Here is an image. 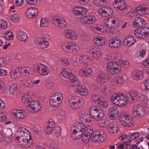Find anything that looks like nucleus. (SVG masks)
Instances as JSON below:
<instances>
[{
  "label": "nucleus",
  "instance_id": "obj_1",
  "mask_svg": "<svg viewBox=\"0 0 149 149\" xmlns=\"http://www.w3.org/2000/svg\"><path fill=\"white\" fill-rule=\"evenodd\" d=\"M73 132L71 134L72 139L76 140L82 138L83 141L87 143L93 133L92 127H86L82 123L75 124L72 128Z\"/></svg>",
  "mask_w": 149,
  "mask_h": 149
},
{
  "label": "nucleus",
  "instance_id": "obj_2",
  "mask_svg": "<svg viewBox=\"0 0 149 149\" xmlns=\"http://www.w3.org/2000/svg\"><path fill=\"white\" fill-rule=\"evenodd\" d=\"M23 129H24L21 128L17 130L18 135L16 138V141L25 148H29L32 145V141L30 136L25 133Z\"/></svg>",
  "mask_w": 149,
  "mask_h": 149
},
{
  "label": "nucleus",
  "instance_id": "obj_3",
  "mask_svg": "<svg viewBox=\"0 0 149 149\" xmlns=\"http://www.w3.org/2000/svg\"><path fill=\"white\" fill-rule=\"evenodd\" d=\"M22 99V102L26 106L28 111L29 112H37L41 108L42 106L40 103L33 100L31 97L23 96Z\"/></svg>",
  "mask_w": 149,
  "mask_h": 149
},
{
  "label": "nucleus",
  "instance_id": "obj_4",
  "mask_svg": "<svg viewBox=\"0 0 149 149\" xmlns=\"http://www.w3.org/2000/svg\"><path fill=\"white\" fill-rule=\"evenodd\" d=\"M112 103L116 105L124 106L127 102V98L123 93L113 94L111 98Z\"/></svg>",
  "mask_w": 149,
  "mask_h": 149
},
{
  "label": "nucleus",
  "instance_id": "obj_5",
  "mask_svg": "<svg viewBox=\"0 0 149 149\" xmlns=\"http://www.w3.org/2000/svg\"><path fill=\"white\" fill-rule=\"evenodd\" d=\"M62 48L66 52L73 54L77 53L80 49V47L78 45L70 42L63 44Z\"/></svg>",
  "mask_w": 149,
  "mask_h": 149
},
{
  "label": "nucleus",
  "instance_id": "obj_6",
  "mask_svg": "<svg viewBox=\"0 0 149 149\" xmlns=\"http://www.w3.org/2000/svg\"><path fill=\"white\" fill-rule=\"evenodd\" d=\"M68 105L73 110L78 109L83 104L82 99L80 97L74 96L71 97L68 100Z\"/></svg>",
  "mask_w": 149,
  "mask_h": 149
},
{
  "label": "nucleus",
  "instance_id": "obj_7",
  "mask_svg": "<svg viewBox=\"0 0 149 149\" xmlns=\"http://www.w3.org/2000/svg\"><path fill=\"white\" fill-rule=\"evenodd\" d=\"M119 120L122 125L126 127L132 125L134 122L133 119L127 113L125 112L121 113Z\"/></svg>",
  "mask_w": 149,
  "mask_h": 149
},
{
  "label": "nucleus",
  "instance_id": "obj_8",
  "mask_svg": "<svg viewBox=\"0 0 149 149\" xmlns=\"http://www.w3.org/2000/svg\"><path fill=\"white\" fill-rule=\"evenodd\" d=\"M63 99V95L61 93H56L52 96L50 102V104L53 107H57L62 102Z\"/></svg>",
  "mask_w": 149,
  "mask_h": 149
},
{
  "label": "nucleus",
  "instance_id": "obj_9",
  "mask_svg": "<svg viewBox=\"0 0 149 149\" xmlns=\"http://www.w3.org/2000/svg\"><path fill=\"white\" fill-rule=\"evenodd\" d=\"M107 70L111 74L114 75L119 73L121 71V68L117 63L111 61L107 64Z\"/></svg>",
  "mask_w": 149,
  "mask_h": 149
},
{
  "label": "nucleus",
  "instance_id": "obj_10",
  "mask_svg": "<svg viewBox=\"0 0 149 149\" xmlns=\"http://www.w3.org/2000/svg\"><path fill=\"white\" fill-rule=\"evenodd\" d=\"M52 21L54 25L60 28H65L68 25L65 19L59 16H54L52 17Z\"/></svg>",
  "mask_w": 149,
  "mask_h": 149
},
{
  "label": "nucleus",
  "instance_id": "obj_11",
  "mask_svg": "<svg viewBox=\"0 0 149 149\" xmlns=\"http://www.w3.org/2000/svg\"><path fill=\"white\" fill-rule=\"evenodd\" d=\"M89 111L92 118H93L97 120H101L102 118H103L104 116V111L100 109H98L95 106L92 107Z\"/></svg>",
  "mask_w": 149,
  "mask_h": 149
},
{
  "label": "nucleus",
  "instance_id": "obj_12",
  "mask_svg": "<svg viewBox=\"0 0 149 149\" xmlns=\"http://www.w3.org/2000/svg\"><path fill=\"white\" fill-rule=\"evenodd\" d=\"M132 110L134 115L137 118H140L144 115L146 109L144 106L141 104H138L133 107Z\"/></svg>",
  "mask_w": 149,
  "mask_h": 149
},
{
  "label": "nucleus",
  "instance_id": "obj_13",
  "mask_svg": "<svg viewBox=\"0 0 149 149\" xmlns=\"http://www.w3.org/2000/svg\"><path fill=\"white\" fill-rule=\"evenodd\" d=\"M113 6L116 9L120 11L126 10L127 8L126 2L124 0H114Z\"/></svg>",
  "mask_w": 149,
  "mask_h": 149
},
{
  "label": "nucleus",
  "instance_id": "obj_14",
  "mask_svg": "<svg viewBox=\"0 0 149 149\" xmlns=\"http://www.w3.org/2000/svg\"><path fill=\"white\" fill-rule=\"evenodd\" d=\"M135 11L136 13L139 15H149V6L145 4L139 5L136 7Z\"/></svg>",
  "mask_w": 149,
  "mask_h": 149
},
{
  "label": "nucleus",
  "instance_id": "obj_15",
  "mask_svg": "<svg viewBox=\"0 0 149 149\" xmlns=\"http://www.w3.org/2000/svg\"><path fill=\"white\" fill-rule=\"evenodd\" d=\"M63 34L67 39L75 40L78 38L77 33L73 30L70 29H65L63 33Z\"/></svg>",
  "mask_w": 149,
  "mask_h": 149
},
{
  "label": "nucleus",
  "instance_id": "obj_16",
  "mask_svg": "<svg viewBox=\"0 0 149 149\" xmlns=\"http://www.w3.org/2000/svg\"><path fill=\"white\" fill-rule=\"evenodd\" d=\"M89 50L90 54L92 55L94 59H97L101 56V51L98 48L91 46L89 47Z\"/></svg>",
  "mask_w": 149,
  "mask_h": 149
},
{
  "label": "nucleus",
  "instance_id": "obj_17",
  "mask_svg": "<svg viewBox=\"0 0 149 149\" xmlns=\"http://www.w3.org/2000/svg\"><path fill=\"white\" fill-rule=\"evenodd\" d=\"M47 66L40 64L38 66L36 69L40 75H47L50 72L49 70L47 68Z\"/></svg>",
  "mask_w": 149,
  "mask_h": 149
},
{
  "label": "nucleus",
  "instance_id": "obj_18",
  "mask_svg": "<svg viewBox=\"0 0 149 149\" xmlns=\"http://www.w3.org/2000/svg\"><path fill=\"white\" fill-rule=\"evenodd\" d=\"M68 79L69 86L70 87H75L78 86L80 84V81L75 76L71 75V77Z\"/></svg>",
  "mask_w": 149,
  "mask_h": 149
},
{
  "label": "nucleus",
  "instance_id": "obj_19",
  "mask_svg": "<svg viewBox=\"0 0 149 149\" xmlns=\"http://www.w3.org/2000/svg\"><path fill=\"white\" fill-rule=\"evenodd\" d=\"M108 78V74H107L100 72L97 75L96 82L99 84H102L106 82Z\"/></svg>",
  "mask_w": 149,
  "mask_h": 149
},
{
  "label": "nucleus",
  "instance_id": "obj_20",
  "mask_svg": "<svg viewBox=\"0 0 149 149\" xmlns=\"http://www.w3.org/2000/svg\"><path fill=\"white\" fill-rule=\"evenodd\" d=\"M38 13V9L35 8H30L26 11L25 15L27 17L32 18L35 17Z\"/></svg>",
  "mask_w": 149,
  "mask_h": 149
},
{
  "label": "nucleus",
  "instance_id": "obj_21",
  "mask_svg": "<svg viewBox=\"0 0 149 149\" xmlns=\"http://www.w3.org/2000/svg\"><path fill=\"white\" fill-rule=\"evenodd\" d=\"M72 12L75 15H82L86 13L87 10L86 8L83 6H77L73 9Z\"/></svg>",
  "mask_w": 149,
  "mask_h": 149
},
{
  "label": "nucleus",
  "instance_id": "obj_22",
  "mask_svg": "<svg viewBox=\"0 0 149 149\" xmlns=\"http://www.w3.org/2000/svg\"><path fill=\"white\" fill-rule=\"evenodd\" d=\"M121 44V40L118 38L110 40L109 42V46L112 48H117L119 47Z\"/></svg>",
  "mask_w": 149,
  "mask_h": 149
},
{
  "label": "nucleus",
  "instance_id": "obj_23",
  "mask_svg": "<svg viewBox=\"0 0 149 149\" xmlns=\"http://www.w3.org/2000/svg\"><path fill=\"white\" fill-rule=\"evenodd\" d=\"M55 127L54 122H49L44 128V131L47 134H49L53 132Z\"/></svg>",
  "mask_w": 149,
  "mask_h": 149
},
{
  "label": "nucleus",
  "instance_id": "obj_24",
  "mask_svg": "<svg viewBox=\"0 0 149 149\" xmlns=\"http://www.w3.org/2000/svg\"><path fill=\"white\" fill-rule=\"evenodd\" d=\"M136 41V40L134 37L130 36L124 39L123 43L125 46H130L134 44Z\"/></svg>",
  "mask_w": 149,
  "mask_h": 149
},
{
  "label": "nucleus",
  "instance_id": "obj_25",
  "mask_svg": "<svg viewBox=\"0 0 149 149\" xmlns=\"http://www.w3.org/2000/svg\"><path fill=\"white\" fill-rule=\"evenodd\" d=\"M118 113V109L116 107H110L108 111V115L111 119H113L114 118L117 116Z\"/></svg>",
  "mask_w": 149,
  "mask_h": 149
},
{
  "label": "nucleus",
  "instance_id": "obj_26",
  "mask_svg": "<svg viewBox=\"0 0 149 149\" xmlns=\"http://www.w3.org/2000/svg\"><path fill=\"white\" fill-rule=\"evenodd\" d=\"M146 22L145 20L141 17H137L133 23V25L136 27L142 28V26H145Z\"/></svg>",
  "mask_w": 149,
  "mask_h": 149
},
{
  "label": "nucleus",
  "instance_id": "obj_27",
  "mask_svg": "<svg viewBox=\"0 0 149 149\" xmlns=\"http://www.w3.org/2000/svg\"><path fill=\"white\" fill-rule=\"evenodd\" d=\"M124 79L122 77H118L111 80V84L114 86H120L124 82Z\"/></svg>",
  "mask_w": 149,
  "mask_h": 149
},
{
  "label": "nucleus",
  "instance_id": "obj_28",
  "mask_svg": "<svg viewBox=\"0 0 149 149\" xmlns=\"http://www.w3.org/2000/svg\"><path fill=\"white\" fill-rule=\"evenodd\" d=\"M37 41L38 43L39 47L43 49L47 48L49 45L48 42L43 38H39L37 39Z\"/></svg>",
  "mask_w": 149,
  "mask_h": 149
},
{
  "label": "nucleus",
  "instance_id": "obj_29",
  "mask_svg": "<svg viewBox=\"0 0 149 149\" xmlns=\"http://www.w3.org/2000/svg\"><path fill=\"white\" fill-rule=\"evenodd\" d=\"M106 40L101 36L95 37L93 39L94 43L97 46H102L105 44Z\"/></svg>",
  "mask_w": 149,
  "mask_h": 149
},
{
  "label": "nucleus",
  "instance_id": "obj_30",
  "mask_svg": "<svg viewBox=\"0 0 149 149\" xmlns=\"http://www.w3.org/2000/svg\"><path fill=\"white\" fill-rule=\"evenodd\" d=\"M74 70L71 68H66L63 69L61 71L62 75L68 79L72 74V72Z\"/></svg>",
  "mask_w": 149,
  "mask_h": 149
},
{
  "label": "nucleus",
  "instance_id": "obj_31",
  "mask_svg": "<svg viewBox=\"0 0 149 149\" xmlns=\"http://www.w3.org/2000/svg\"><path fill=\"white\" fill-rule=\"evenodd\" d=\"M20 81L22 82V85L26 89H28L33 85L32 80L30 79L26 78Z\"/></svg>",
  "mask_w": 149,
  "mask_h": 149
},
{
  "label": "nucleus",
  "instance_id": "obj_32",
  "mask_svg": "<svg viewBox=\"0 0 149 149\" xmlns=\"http://www.w3.org/2000/svg\"><path fill=\"white\" fill-rule=\"evenodd\" d=\"M133 77L135 79L140 80L143 77V72L141 71L135 70L132 72Z\"/></svg>",
  "mask_w": 149,
  "mask_h": 149
},
{
  "label": "nucleus",
  "instance_id": "obj_33",
  "mask_svg": "<svg viewBox=\"0 0 149 149\" xmlns=\"http://www.w3.org/2000/svg\"><path fill=\"white\" fill-rule=\"evenodd\" d=\"M13 114L15 117L19 119L23 118L26 116V112L22 110H17L15 112H14Z\"/></svg>",
  "mask_w": 149,
  "mask_h": 149
},
{
  "label": "nucleus",
  "instance_id": "obj_34",
  "mask_svg": "<svg viewBox=\"0 0 149 149\" xmlns=\"http://www.w3.org/2000/svg\"><path fill=\"white\" fill-rule=\"evenodd\" d=\"M90 60L88 56L84 55H81L79 58V62L86 66L88 65Z\"/></svg>",
  "mask_w": 149,
  "mask_h": 149
},
{
  "label": "nucleus",
  "instance_id": "obj_35",
  "mask_svg": "<svg viewBox=\"0 0 149 149\" xmlns=\"http://www.w3.org/2000/svg\"><path fill=\"white\" fill-rule=\"evenodd\" d=\"M103 25L100 24H95L91 27L94 32L95 33H100L103 32Z\"/></svg>",
  "mask_w": 149,
  "mask_h": 149
},
{
  "label": "nucleus",
  "instance_id": "obj_36",
  "mask_svg": "<svg viewBox=\"0 0 149 149\" xmlns=\"http://www.w3.org/2000/svg\"><path fill=\"white\" fill-rule=\"evenodd\" d=\"M127 94L132 100H136L138 97L139 93L136 91L132 90L128 92Z\"/></svg>",
  "mask_w": 149,
  "mask_h": 149
},
{
  "label": "nucleus",
  "instance_id": "obj_37",
  "mask_svg": "<svg viewBox=\"0 0 149 149\" xmlns=\"http://www.w3.org/2000/svg\"><path fill=\"white\" fill-rule=\"evenodd\" d=\"M32 69L29 67H22L20 69V72L23 75L29 76L32 74Z\"/></svg>",
  "mask_w": 149,
  "mask_h": 149
},
{
  "label": "nucleus",
  "instance_id": "obj_38",
  "mask_svg": "<svg viewBox=\"0 0 149 149\" xmlns=\"http://www.w3.org/2000/svg\"><path fill=\"white\" fill-rule=\"evenodd\" d=\"M78 92L81 96H85L87 95L88 93L87 89L85 86L82 85H79L77 87Z\"/></svg>",
  "mask_w": 149,
  "mask_h": 149
},
{
  "label": "nucleus",
  "instance_id": "obj_39",
  "mask_svg": "<svg viewBox=\"0 0 149 149\" xmlns=\"http://www.w3.org/2000/svg\"><path fill=\"white\" fill-rule=\"evenodd\" d=\"M18 38L19 40L24 42L27 41L28 37L27 34L23 31H19L18 32Z\"/></svg>",
  "mask_w": 149,
  "mask_h": 149
},
{
  "label": "nucleus",
  "instance_id": "obj_40",
  "mask_svg": "<svg viewBox=\"0 0 149 149\" xmlns=\"http://www.w3.org/2000/svg\"><path fill=\"white\" fill-rule=\"evenodd\" d=\"M80 118L82 119L83 121L85 122H90L93 119L92 116L90 114L87 113H84L80 115Z\"/></svg>",
  "mask_w": 149,
  "mask_h": 149
},
{
  "label": "nucleus",
  "instance_id": "obj_41",
  "mask_svg": "<svg viewBox=\"0 0 149 149\" xmlns=\"http://www.w3.org/2000/svg\"><path fill=\"white\" fill-rule=\"evenodd\" d=\"M18 84L14 83L11 84L9 87V91L10 92L13 94H15L19 90Z\"/></svg>",
  "mask_w": 149,
  "mask_h": 149
},
{
  "label": "nucleus",
  "instance_id": "obj_42",
  "mask_svg": "<svg viewBox=\"0 0 149 149\" xmlns=\"http://www.w3.org/2000/svg\"><path fill=\"white\" fill-rule=\"evenodd\" d=\"M107 26H108V27H109V25H110L111 26L115 24L116 23L117 24H118V19L115 18L111 17L110 18H107Z\"/></svg>",
  "mask_w": 149,
  "mask_h": 149
},
{
  "label": "nucleus",
  "instance_id": "obj_43",
  "mask_svg": "<svg viewBox=\"0 0 149 149\" xmlns=\"http://www.w3.org/2000/svg\"><path fill=\"white\" fill-rule=\"evenodd\" d=\"M109 132L111 133H115L118 130L117 125L116 124H110L108 126Z\"/></svg>",
  "mask_w": 149,
  "mask_h": 149
},
{
  "label": "nucleus",
  "instance_id": "obj_44",
  "mask_svg": "<svg viewBox=\"0 0 149 149\" xmlns=\"http://www.w3.org/2000/svg\"><path fill=\"white\" fill-rule=\"evenodd\" d=\"M10 75V77L13 79L18 78L20 76L19 70L18 69H14L11 73Z\"/></svg>",
  "mask_w": 149,
  "mask_h": 149
},
{
  "label": "nucleus",
  "instance_id": "obj_45",
  "mask_svg": "<svg viewBox=\"0 0 149 149\" xmlns=\"http://www.w3.org/2000/svg\"><path fill=\"white\" fill-rule=\"evenodd\" d=\"M103 97L99 95H94L91 98V101L92 102H94L97 104H99L100 102L102 101Z\"/></svg>",
  "mask_w": 149,
  "mask_h": 149
},
{
  "label": "nucleus",
  "instance_id": "obj_46",
  "mask_svg": "<svg viewBox=\"0 0 149 149\" xmlns=\"http://www.w3.org/2000/svg\"><path fill=\"white\" fill-rule=\"evenodd\" d=\"M107 0H93V3L98 7L105 6L107 3Z\"/></svg>",
  "mask_w": 149,
  "mask_h": 149
},
{
  "label": "nucleus",
  "instance_id": "obj_47",
  "mask_svg": "<svg viewBox=\"0 0 149 149\" xmlns=\"http://www.w3.org/2000/svg\"><path fill=\"white\" fill-rule=\"evenodd\" d=\"M139 100L141 103L144 104L146 106H147L148 99L146 95L143 94L141 95L139 97Z\"/></svg>",
  "mask_w": 149,
  "mask_h": 149
},
{
  "label": "nucleus",
  "instance_id": "obj_48",
  "mask_svg": "<svg viewBox=\"0 0 149 149\" xmlns=\"http://www.w3.org/2000/svg\"><path fill=\"white\" fill-rule=\"evenodd\" d=\"M99 125L101 127H105L108 126L109 121L104 118V117L102 118L101 120H99Z\"/></svg>",
  "mask_w": 149,
  "mask_h": 149
},
{
  "label": "nucleus",
  "instance_id": "obj_49",
  "mask_svg": "<svg viewBox=\"0 0 149 149\" xmlns=\"http://www.w3.org/2000/svg\"><path fill=\"white\" fill-rule=\"evenodd\" d=\"M101 136L99 135H93V136L92 137V140L94 142H103L105 139L106 138H103L102 139L103 140H102L101 139Z\"/></svg>",
  "mask_w": 149,
  "mask_h": 149
},
{
  "label": "nucleus",
  "instance_id": "obj_50",
  "mask_svg": "<svg viewBox=\"0 0 149 149\" xmlns=\"http://www.w3.org/2000/svg\"><path fill=\"white\" fill-rule=\"evenodd\" d=\"M141 28H138L134 31V35L138 38H144L143 33L141 31Z\"/></svg>",
  "mask_w": 149,
  "mask_h": 149
},
{
  "label": "nucleus",
  "instance_id": "obj_51",
  "mask_svg": "<svg viewBox=\"0 0 149 149\" xmlns=\"http://www.w3.org/2000/svg\"><path fill=\"white\" fill-rule=\"evenodd\" d=\"M93 135H99L101 136V139L103 140V138L106 137V135L105 132L103 131L95 130V132L93 133Z\"/></svg>",
  "mask_w": 149,
  "mask_h": 149
},
{
  "label": "nucleus",
  "instance_id": "obj_52",
  "mask_svg": "<svg viewBox=\"0 0 149 149\" xmlns=\"http://www.w3.org/2000/svg\"><path fill=\"white\" fill-rule=\"evenodd\" d=\"M141 31L143 33L144 38L148 37L149 36V28L146 27H142L141 28Z\"/></svg>",
  "mask_w": 149,
  "mask_h": 149
},
{
  "label": "nucleus",
  "instance_id": "obj_53",
  "mask_svg": "<svg viewBox=\"0 0 149 149\" xmlns=\"http://www.w3.org/2000/svg\"><path fill=\"white\" fill-rule=\"evenodd\" d=\"M98 13L99 15L102 17H106L108 16L104 7L98 10Z\"/></svg>",
  "mask_w": 149,
  "mask_h": 149
},
{
  "label": "nucleus",
  "instance_id": "obj_54",
  "mask_svg": "<svg viewBox=\"0 0 149 149\" xmlns=\"http://www.w3.org/2000/svg\"><path fill=\"white\" fill-rule=\"evenodd\" d=\"M88 24H93L97 20L96 17L92 15H88Z\"/></svg>",
  "mask_w": 149,
  "mask_h": 149
},
{
  "label": "nucleus",
  "instance_id": "obj_55",
  "mask_svg": "<svg viewBox=\"0 0 149 149\" xmlns=\"http://www.w3.org/2000/svg\"><path fill=\"white\" fill-rule=\"evenodd\" d=\"M49 21L45 18L42 19L40 21V26L42 27H46L49 25Z\"/></svg>",
  "mask_w": 149,
  "mask_h": 149
},
{
  "label": "nucleus",
  "instance_id": "obj_56",
  "mask_svg": "<svg viewBox=\"0 0 149 149\" xmlns=\"http://www.w3.org/2000/svg\"><path fill=\"white\" fill-rule=\"evenodd\" d=\"M59 63L63 66H67L69 64V60L66 58H62L59 61Z\"/></svg>",
  "mask_w": 149,
  "mask_h": 149
},
{
  "label": "nucleus",
  "instance_id": "obj_57",
  "mask_svg": "<svg viewBox=\"0 0 149 149\" xmlns=\"http://www.w3.org/2000/svg\"><path fill=\"white\" fill-rule=\"evenodd\" d=\"M104 8L107 12L108 15L110 16L113 15L114 14L113 10L108 6L104 7Z\"/></svg>",
  "mask_w": 149,
  "mask_h": 149
},
{
  "label": "nucleus",
  "instance_id": "obj_58",
  "mask_svg": "<svg viewBox=\"0 0 149 149\" xmlns=\"http://www.w3.org/2000/svg\"><path fill=\"white\" fill-rule=\"evenodd\" d=\"M85 71L86 74V77L92 75L93 73L92 69L90 68H85Z\"/></svg>",
  "mask_w": 149,
  "mask_h": 149
},
{
  "label": "nucleus",
  "instance_id": "obj_59",
  "mask_svg": "<svg viewBox=\"0 0 149 149\" xmlns=\"http://www.w3.org/2000/svg\"><path fill=\"white\" fill-rule=\"evenodd\" d=\"M121 65L124 68H127L130 66V64L128 61H126L125 60H122L120 62Z\"/></svg>",
  "mask_w": 149,
  "mask_h": 149
},
{
  "label": "nucleus",
  "instance_id": "obj_60",
  "mask_svg": "<svg viewBox=\"0 0 149 149\" xmlns=\"http://www.w3.org/2000/svg\"><path fill=\"white\" fill-rule=\"evenodd\" d=\"M7 63L6 59L5 58H0V67L5 66Z\"/></svg>",
  "mask_w": 149,
  "mask_h": 149
},
{
  "label": "nucleus",
  "instance_id": "obj_61",
  "mask_svg": "<svg viewBox=\"0 0 149 149\" xmlns=\"http://www.w3.org/2000/svg\"><path fill=\"white\" fill-rule=\"evenodd\" d=\"M6 38L7 39L12 40L13 38L12 32L8 31L5 35Z\"/></svg>",
  "mask_w": 149,
  "mask_h": 149
},
{
  "label": "nucleus",
  "instance_id": "obj_62",
  "mask_svg": "<svg viewBox=\"0 0 149 149\" xmlns=\"http://www.w3.org/2000/svg\"><path fill=\"white\" fill-rule=\"evenodd\" d=\"M88 16L82 17L80 19V21L81 23L88 24Z\"/></svg>",
  "mask_w": 149,
  "mask_h": 149
},
{
  "label": "nucleus",
  "instance_id": "obj_63",
  "mask_svg": "<svg viewBox=\"0 0 149 149\" xmlns=\"http://www.w3.org/2000/svg\"><path fill=\"white\" fill-rule=\"evenodd\" d=\"M10 19L11 20L14 22L18 21L19 19L18 15L17 14H15L11 15L10 16Z\"/></svg>",
  "mask_w": 149,
  "mask_h": 149
},
{
  "label": "nucleus",
  "instance_id": "obj_64",
  "mask_svg": "<svg viewBox=\"0 0 149 149\" xmlns=\"http://www.w3.org/2000/svg\"><path fill=\"white\" fill-rule=\"evenodd\" d=\"M79 74L81 77H86V74L85 71V68H81L78 71Z\"/></svg>",
  "mask_w": 149,
  "mask_h": 149
}]
</instances>
